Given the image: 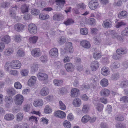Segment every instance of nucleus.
Masks as SVG:
<instances>
[{
    "label": "nucleus",
    "mask_w": 128,
    "mask_h": 128,
    "mask_svg": "<svg viewBox=\"0 0 128 128\" xmlns=\"http://www.w3.org/2000/svg\"><path fill=\"white\" fill-rule=\"evenodd\" d=\"M127 49L124 48H120L116 50L117 54H114L112 58L114 59L117 60L120 57V56L126 54V53Z\"/></svg>",
    "instance_id": "1"
},
{
    "label": "nucleus",
    "mask_w": 128,
    "mask_h": 128,
    "mask_svg": "<svg viewBox=\"0 0 128 128\" xmlns=\"http://www.w3.org/2000/svg\"><path fill=\"white\" fill-rule=\"evenodd\" d=\"M37 77L40 81L44 82H46L48 78V76L46 74L42 72L38 73Z\"/></svg>",
    "instance_id": "2"
},
{
    "label": "nucleus",
    "mask_w": 128,
    "mask_h": 128,
    "mask_svg": "<svg viewBox=\"0 0 128 128\" xmlns=\"http://www.w3.org/2000/svg\"><path fill=\"white\" fill-rule=\"evenodd\" d=\"M28 28L30 32L32 34H35L37 32V27L34 24H30L28 26Z\"/></svg>",
    "instance_id": "3"
},
{
    "label": "nucleus",
    "mask_w": 128,
    "mask_h": 128,
    "mask_svg": "<svg viewBox=\"0 0 128 128\" xmlns=\"http://www.w3.org/2000/svg\"><path fill=\"white\" fill-rule=\"evenodd\" d=\"M5 106L7 108H9L13 102L12 98L11 96H6L5 97Z\"/></svg>",
    "instance_id": "4"
},
{
    "label": "nucleus",
    "mask_w": 128,
    "mask_h": 128,
    "mask_svg": "<svg viewBox=\"0 0 128 128\" xmlns=\"http://www.w3.org/2000/svg\"><path fill=\"white\" fill-rule=\"evenodd\" d=\"M12 67L14 69H18L21 67V64L18 60H14L11 63Z\"/></svg>",
    "instance_id": "5"
},
{
    "label": "nucleus",
    "mask_w": 128,
    "mask_h": 128,
    "mask_svg": "<svg viewBox=\"0 0 128 128\" xmlns=\"http://www.w3.org/2000/svg\"><path fill=\"white\" fill-rule=\"evenodd\" d=\"M93 103L96 108L98 112H101L104 106L102 104L99 103L98 100H94Z\"/></svg>",
    "instance_id": "6"
},
{
    "label": "nucleus",
    "mask_w": 128,
    "mask_h": 128,
    "mask_svg": "<svg viewBox=\"0 0 128 128\" xmlns=\"http://www.w3.org/2000/svg\"><path fill=\"white\" fill-rule=\"evenodd\" d=\"M15 97L16 103L19 105H21L24 100L23 96L20 94H18Z\"/></svg>",
    "instance_id": "7"
},
{
    "label": "nucleus",
    "mask_w": 128,
    "mask_h": 128,
    "mask_svg": "<svg viewBox=\"0 0 128 128\" xmlns=\"http://www.w3.org/2000/svg\"><path fill=\"white\" fill-rule=\"evenodd\" d=\"M64 67L66 71L68 72H72L74 70V67L71 63H67L65 65Z\"/></svg>",
    "instance_id": "8"
},
{
    "label": "nucleus",
    "mask_w": 128,
    "mask_h": 128,
    "mask_svg": "<svg viewBox=\"0 0 128 128\" xmlns=\"http://www.w3.org/2000/svg\"><path fill=\"white\" fill-rule=\"evenodd\" d=\"M49 53L51 57L55 58L57 57L58 55V50L55 48H53L50 50Z\"/></svg>",
    "instance_id": "9"
},
{
    "label": "nucleus",
    "mask_w": 128,
    "mask_h": 128,
    "mask_svg": "<svg viewBox=\"0 0 128 128\" xmlns=\"http://www.w3.org/2000/svg\"><path fill=\"white\" fill-rule=\"evenodd\" d=\"M32 55L34 57H37L41 55V52L39 48H35L32 50L31 51Z\"/></svg>",
    "instance_id": "10"
},
{
    "label": "nucleus",
    "mask_w": 128,
    "mask_h": 128,
    "mask_svg": "<svg viewBox=\"0 0 128 128\" xmlns=\"http://www.w3.org/2000/svg\"><path fill=\"white\" fill-rule=\"evenodd\" d=\"M99 64L97 61H94L92 62L90 64L91 69L92 71L96 70L98 68Z\"/></svg>",
    "instance_id": "11"
},
{
    "label": "nucleus",
    "mask_w": 128,
    "mask_h": 128,
    "mask_svg": "<svg viewBox=\"0 0 128 128\" xmlns=\"http://www.w3.org/2000/svg\"><path fill=\"white\" fill-rule=\"evenodd\" d=\"M52 18L54 20L59 21L64 19V16L62 14L60 13H56L54 14Z\"/></svg>",
    "instance_id": "12"
},
{
    "label": "nucleus",
    "mask_w": 128,
    "mask_h": 128,
    "mask_svg": "<svg viewBox=\"0 0 128 128\" xmlns=\"http://www.w3.org/2000/svg\"><path fill=\"white\" fill-rule=\"evenodd\" d=\"M54 116L61 118H63L66 117V114L64 112L59 110L56 111L55 112Z\"/></svg>",
    "instance_id": "13"
},
{
    "label": "nucleus",
    "mask_w": 128,
    "mask_h": 128,
    "mask_svg": "<svg viewBox=\"0 0 128 128\" xmlns=\"http://www.w3.org/2000/svg\"><path fill=\"white\" fill-rule=\"evenodd\" d=\"M14 28L16 30L20 32L24 30V26L22 24L17 23L14 25Z\"/></svg>",
    "instance_id": "14"
},
{
    "label": "nucleus",
    "mask_w": 128,
    "mask_h": 128,
    "mask_svg": "<svg viewBox=\"0 0 128 128\" xmlns=\"http://www.w3.org/2000/svg\"><path fill=\"white\" fill-rule=\"evenodd\" d=\"M112 26V23L110 20L106 19L104 20L102 26L104 28H110Z\"/></svg>",
    "instance_id": "15"
},
{
    "label": "nucleus",
    "mask_w": 128,
    "mask_h": 128,
    "mask_svg": "<svg viewBox=\"0 0 128 128\" xmlns=\"http://www.w3.org/2000/svg\"><path fill=\"white\" fill-rule=\"evenodd\" d=\"M72 43L71 42L66 43L64 47V50H66V52L69 53H72L73 52L72 50Z\"/></svg>",
    "instance_id": "16"
},
{
    "label": "nucleus",
    "mask_w": 128,
    "mask_h": 128,
    "mask_svg": "<svg viewBox=\"0 0 128 128\" xmlns=\"http://www.w3.org/2000/svg\"><path fill=\"white\" fill-rule=\"evenodd\" d=\"M101 74L104 76H106L109 74L110 71L109 68L106 66L103 67L101 70Z\"/></svg>",
    "instance_id": "17"
},
{
    "label": "nucleus",
    "mask_w": 128,
    "mask_h": 128,
    "mask_svg": "<svg viewBox=\"0 0 128 128\" xmlns=\"http://www.w3.org/2000/svg\"><path fill=\"white\" fill-rule=\"evenodd\" d=\"M49 92V90L46 87L43 88L40 90V94L41 96H45L48 94Z\"/></svg>",
    "instance_id": "18"
},
{
    "label": "nucleus",
    "mask_w": 128,
    "mask_h": 128,
    "mask_svg": "<svg viewBox=\"0 0 128 128\" xmlns=\"http://www.w3.org/2000/svg\"><path fill=\"white\" fill-rule=\"evenodd\" d=\"M98 6V1L96 0H91L89 3V7L90 8H97Z\"/></svg>",
    "instance_id": "19"
},
{
    "label": "nucleus",
    "mask_w": 128,
    "mask_h": 128,
    "mask_svg": "<svg viewBox=\"0 0 128 128\" xmlns=\"http://www.w3.org/2000/svg\"><path fill=\"white\" fill-rule=\"evenodd\" d=\"M110 93L109 90L106 88H104L102 89L100 92V94L103 96H108Z\"/></svg>",
    "instance_id": "20"
},
{
    "label": "nucleus",
    "mask_w": 128,
    "mask_h": 128,
    "mask_svg": "<svg viewBox=\"0 0 128 128\" xmlns=\"http://www.w3.org/2000/svg\"><path fill=\"white\" fill-rule=\"evenodd\" d=\"M80 44L82 47L86 48H89L90 46L89 42L86 40H83L81 42Z\"/></svg>",
    "instance_id": "21"
},
{
    "label": "nucleus",
    "mask_w": 128,
    "mask_h": 128,
    "mask_svg": "<svg viewBox=\"0 0 128 128\" xmlns=\"http://www.w3.org/2000/svg\"><path fill=\"white\" fill-rule=\"evenodd\" d=\"M79 90L77 88H74L71 92V96L73 97H77L79 94Z\"/></svg>",
    "instance_id": "22"
},
{
    "label": "nucleus",
    "mask_w": 128,
    "mask_h": 128,
    "mask_svg": "<svg viewBox=\"0 0 128 128\" xmlns=\"http://www.w3.org/2000/svg\"><path fill=\"white\" fill-rule=\"evenodd\" d=\"M36 78L34 76H32L28 80V86H32L34 85L36 82Z\"/></svg>",
    "instance_id": "23"
},
{
    "label": "nucleus",
    "mask_w": 128,
    "mask_h": 128,
    "mask_svg": "<svg viewBox=\"0 0 128 128\" xmlns=\"http://www.w3.org/2000/svg\"><path fill=\"white\" fill-rule=\"evenodd\" d=\"M72 104L75 107H79L82 104L81 101L79 98H75L73 100Z\"/></svg>",
    "instance_id": "24"
},
{
    "label": "nucleus",
    "mask_w": 128,
    "mask_h": 128,
    "mask_svg": "<svg viewBox=\"0 0 128 128\" xmlns=\"http://www.w3.org/2000/svg\"><path fill=\"white\" fill-rule=\"evenodd\" d=\"M1 41L3 42L4 43L6 44H8L10 42V38L9 36L6 35L2 38Z\"/></svg>",
    "instance_id": "25"
},
{
    "label": "nucleus",
    "mask_w": 128,
    "mask_h": 128,
    "mask_svg": "<svg viewBox=\"0 0 128 128\" xmlns=\"http://www.w3.org/2000/svg\"><path fill=\"white\" fill-rule=\"evenodd\" d=\"M14 118V116L11 114H6L4 116V119L7 121H10L12 120Z\"/></svg>",
    "instance_id": "26"
},
{
    "label": "nucleus",
    "mask_w": 128,
    "mask_h": 128,
    "mask_svg": "<svg viewBox=\"0 0 128 128\" xmlns=\"http://www.w3.org/2000/svg\"><path fill=\"white\" fill-rule=\"evenodd\" d=\"M6 92L7 94L10 96H12L16 94V92L14 88H9L7 90Z\"/></svg>",
    "instance_id": "27"
},
{
    "label": "nucleus",
    "mask_w": 128,
    "mask_h": 128,
    "mask_svg": "<svg viewBox=\"0 0 128 128\" xmlns=\"http://www.w3.org/2000/svg\"><path fill=\"white\" fill-rule=\"evenodd\" d=\"M98 80L96 76H94L90 80L91 84L93 85L92 86L93 88H96V84Z\"/></svg>",
    "instance_id": "28"
},
{
    "label": "nucleus",
    "mask_w": 128,
    "mask_h": 128,
    "mask_svg": "<svg viewBox=\"0 0 128 128\" xmlns=\"http://www.w3.org/2000/svg\"><path fill=\"white\" fill-rule=\"evenodd\" d=\"M101 85L103 87L107 86L108 84V80L104 78L100 81Z\"/></svg>",
    "instance_id": "29"
},
{
    "label": "nucleus",
    "mask_w": 128,
    "mask_h": 128,
    "mask_svg": "<svg viewBox=\"0 0 128 128\" xmlns=\"http://www.w3.org/2000/svg\"><path fill=\"white\" fill-rule=\"evenodd\" d=\"M56 4L60 7L62 8L64 4H65L66 1L64 0H55Z\"/></svg>",
    "instance_id": "30"
},
{
    "label": "nucleus",
    "mask_w": 128,
    "mask_h": 128,
    "mask_svg": "<svg viewBox=\"0 0 128 128\" xmlns=\"http://www.w3.org/2000/svg\"><path fill=\"white\" fill-rule=\"evenodd\" d=\"M43 102L42 100H39L35 101L34 103V104L36 107H38L42 106Z\"/></svg>",
    "instance_id": "31"
},
{
    "label": "nucleus",
    "mask_w": 128,
    "mask_h": 128,
    "mask_svg": "<svg viewBox=\"0 0 128 128\" xmlns=\"http://www.w3.org/2000/svg\"><path fill=\"white\" fill-rule=\"evenodd\" d=\"M90 119V117L89 115L86 114L82 117L81 120L82 122L84 123L87 122Z\"/></svg>",
    "instance_id": "32"
},
{
    "label": "nucleus",
    "mask_w": 128,
    "mask_h": 128,
    "mask_svg": "<svg viewBox=\"0 0 128 128\" xmlns=\"http://www.w3.org/2000/svg\"><path fill=\"white\" fill-rule=\"evenodd\" d=\"M74 23V21L72 19L70 18H68L67 20L64 22V24L66 26L71 25Z\"/></svg>",
    "instance_id": "33"
},
{
    "label": "nucleus",
    "mask_w": 128,
    "mask_h": 128,
    "mask_svg": "<svg viewBox=\"0 0 128 128\" xmlns=\"http://www.w3.org/2000/svg\"><path fill=\"white\" fill-rule=\"evenodd\" d=\"M14 52V50L12 48H8L4 52V54L7 56H9L12 54Z\"/></svg>",
    "instance_id": "34"
},
{
    "label": "nucleus",
    "mask_w": 128,
    "mask_h": 128,
    "mask_svg": "<svg viewBox=\"0 0 128 128\" xmlns=\"http://www.w3.org/2000/svg\"><path fill=\"white\" fill-rule=\"evenodd\" d=\"M31 13L34 15H37L40 13V11L37 8H32Z\"/></svg>",
    "instance_id": "35"
},
{
    "label": "nucleus",
    "mask_w": 128,
    "mask_h": 128,
    "mask_svg": "<svg viewBox=\"0 0 128 128\" xmlns=\"http://www.w3.org/2000/svg\"><path fill=\"white\" fill-rule=\"evenodd\" d=\"M38 68V65L37 64H34L32 66L31 71L32 73L34 72H36Z\"/></svg>",
    "instance_id": "36"
},
{
    "label": "nucleus",
    "mask_w": 128,
    "mask_h": 128,
    "mask_svg": "<svg viewBox=\"0 0 128 128\" xmlns=\"http://www.w3.org/2000/svg\"><path fill=\"white\" fill-rule=\"evenodd\" d=\"M52 112V109L48 105H46L44 109V112L47 114H50Z\"/></svg>",
    "instance_id": "37"
},
{
    "label": "nucleus",
    "mask_w": 128,
    "mask_h": 128,
    "mask_svg": "<svg viewBox=\"0 0 128 128\" xmlns=\"http://www.w3.org/2000/svg\"><path fill=\"white\" fill-rule=\"evenodd\" d=\"M16 8H10L9 10L10 15L12 17L15 18L16 16Z\"/></svg>",
    "instance_id": "38"
},
{
    "label": "nucleus",
    "mask_w": 128,
    "mask_h": 128,
    "mask_svg": "<svg viewBox=\"0 0 128 128\" xmlns=\"http://www.w3.org/2000/svg\"><path fill=\"white\" fill-rule=\"evenodd\" d=\"M23 114L21 112L18 113L16 116V120L18 121H21L23 118Z\"/></svg>",
    "instance_id": "39"
},
{
    "label": "nucleus",
    "mask_w": 128,
    "mask_h": 128,
    "mask_svg": "<svg viewBox=\"0 0 128 128\" xmlns=\"http://www.w3.org/2000/svg\"><path fill=\"white\" fill-rule=\"evenodd\" d=\"M38 38V37L36 36H34L30 38L29 39V40L30 43L34 44L36 43Z\"/></svg>",
    "instance_id": "40"
},
{
    "label": "nucleus",
    "mask_w": 128,
    "mask_h": 128,
    "mask_svg": "<svg viewBox=\"0 0 128 128\" xmlns=\"http://www.w3.org/2000/svg\"><path fill=\"white\" fill-rule=\"evenodd\" d=\"M63 82L62 80H58L57 79H55L54 80V84L56 86H60Z\"/></svg>",
    "instance_id": "41"
},
{
    "label": "nucleus",
    "mask_w": 128,
    "mask_h": 128,
    "mask_svg": "<svg viewBox=\"0 0 128 128\" xmlns=\"http://www.w3.org/2000/svg\"><path fill=\"white\" fill-rule=\"evenodd\" d=\"M63 124L65 128H70L71 126L70 122L66 120H65L63 122Z\"/></svg>",
    "instance_id": "42"
},
{
    "label": "nucleus",
    "mask_w": 128,
    "mask_h": 128,
    "mask_svg": "<svg viewBox=\"0 0 128 128\" xmlns=\"http://www.w3.org/2000/svg\"><path fill=\"white\" fill-rule=\"evenodd\" d=\"M49 17L48 15L40 14L39 15V18L41 20H44L48 19Z\"/></svg>",
    "instance_id": "43"
},
{
    "label": "nucleus",
    "mask_w": 128,
    "mask_h": 128,
    "mask_svg": "<svg viewBox=\"0 0 128 128\" xmlns=\"http://www.w3.org/2000/svg\"><path fill=\"white\" fill-rule=\"evenodd\" d=\"M120 66L119 63L117 62H114L112 63L111 67L113 68L117 69Z\"/></svg>",
    "instance_id": "44"
},
{
    "label": "nucleus",
    "mask_w": 128,
    "mask_h": 128,
    "mask_svg": "<svg viewBox=\"0 0 128 128\" xmlns=\"http://www.w3.org/2000/svg\"><path fill=\"white\" fill-rule=\"evenodd\" d=\"M59 107L62 110H64L66 108V106L65 104L60 100L59 102Z\"/></svg>",
    "instance_id": "45"
},
{
    "label": "nucleus",
    "mask_w": 128,
    "mask_h": 128,
    "mask_svg": "<svg viewBox=\"0 0 128 128\" xmlns=\"http://www.w3.org/2000/svg\"><path fill=\"white\" fill-rule=\"evenodd\" d=\"M89 108L88 104H84L83 106L82 111L84 113H87L88 111Z\"/></svg>",
    "instance_id": "46"
},
{
    "label": "nucleus",
    "mask_w": 128,
    "mask_h": 128,
    "mask_svg": "<svg viewBox=\"0 0 128 128\" xmlns=\"http://www.w3.org/2000/svg\"><path fill=\"white\" fill-rule=\"evenodd\" d=\"M119 77V74L118 73H115L113 74L111 77L112 80H117Z\"/></svg>",
    "instance_id": "47"
},
{
    "label": "nucleus",
    "mask_w": 128,
    "mask_h": 128,
    "mask_svg": "<svg viewBox=\"0 0 128 128\" xmlns=\"http://www.w3.org/2000/svg\"><path fill=\"white\" fill-rule=\"evenodd\" d=\"M80 31L81 34H82L86 35L88 33V30L86 28H81Z\"/></svg>",
    "instance_id": "48"
},
{
    "label": "nucleus",
    "mask_w": 128,
    "mask_h": 128,
    "mask_svg": "<svg viewBox=\"0 0 128 128\" xmlns=\"http://www.w3.org/2000/svg\"><path fill=\"white\" fill-rule=\"evenodd\" d=\"M101 56V53L97 52H95L93 54V57L96 59H98L100 58Z\"/></svg>",
    "instance_id": "49"
},
{
    "label": "nucleus",
    "mask_w": 128,
    "mask_h": 128,
    "mask_svg": "<svg viewBox=\"0 0 128 128\" xmlns=\"http://www.w3.org/2000/svg\"><path fill=\"white\" fill-rule=\"evenodd\" d=\"M128 81H123L121 82L120 86L122 88H124L128 86Z\"/></svg>",
    "instance_id": "50"
},
{
    "label": "nucleus",
    "mask_w": 128,
    "mask_h": 128,
    "mask_svg": "<svg viewBox=\"0 0 128 128\" xmlns=\"http://www.w3.org/2000/svg\"><path fill=\"white\" fill-rule=\"evenodd\" d=\"M121 34L123 36H128V26L125 29L121 32Z\"/></svg>",
    "instance_id": "51"
},
{
    "label": "nucleus",
    "mask_w": 128,
    "mask_h": 128,
    "mask_svg": "<svg viewBox=\"0 0 128 128\" xmlns=\"http://www.w3.org/2000/svg\"><path fill=\"white\" fill-rule=\"evenodd\" d=\"M116 128H126V126L123 123H117L116 125Z\"/></svg>",
    "instance_id": "52"
},
{
    "label": "nucleus",
    "mask_w": 128,
    "mask_h": 128,
    "mask_svg": "<svg viewBox=\"0 0 128 128\" xmlns=\"http://www.w3.org/2000/svg\"><path fill=\"white\" fill-rule=\"evenodd\" d=\"M14 87L17 89H20L22 87V86L19 82H16L14 84Z\"/></svg>",
    "instance_id": "53"
},
{
    "label": "nucleus",
    "mask_w": 128,
    "mask_h": 128,
    "mask_svg": "<svg viewBox=\"0 0 128 128\" xmlns=\"http://www.w3.org/2000/svg\"><path fill=\"white\" fill-rule=\"evenodd\" d=\"M127 13V12L125 11H122L121 12V13L119 14L118 16L119 18H122L124 16H125Z\"/></svg>",
    "instance_id": "54"
},
{
    "label": "nucleus",
    "mask_w": 128,
    "mask_h": 128,
    "mask_svg": "<svg viewBox=\"0 0 128 128\" xmlns=\"http://www.w3.org/2000/svg\"><path fill=\"white\" fill-rule=\"evenodd\" d=\"M126 25L125 23L123 22H118L117 23V24L116 25V28H118L122 26Z\"/></svg>",
    "instance_id": "55"
},
{
    "label": "nucleus",
    "mask_w": 128,
    "mask_h": 128,
    "mask_svg": "<svg viewBox=\"0 0 128 128\" xmlns=\"http://www.w3.org/2000/svg\"><path fill=\"white\" fill-rule=\"evenodd\" d=\"M68 92V90L65 88H61L60 90V92L62 94H66Z\"/></svg>",
    "instance_id": "56"
},
{
    "label": "nucleus",
    "mask_w": 128,
    "mask_h": 128,
    "mask_svg": "<svg viewBox=\"0 0 128 128\" xmlns=\"http://www.w3.org/2000/svg\"><path fill=\"white\" fill-rule=\"evenodd\" d=\"M29 121H34L36 123L38 122V118L34 116H32L30 117L28 119Z\"/></svg>",
    "instance_id": "57"
},
{
    "label": "nucleus",
    "mask_w": 128,
    "mask_h": 128,
    "mask_svg": "<svg viewBox=\"0 0 128 128\" xmlns=\"http://www.w3.org/2000/svg\"><path fill=\"white\" fill-rule=\"evenodd\" d=\"M17 54L20 56H24V51L22 49L19 50Z\"/></svg>",
    "instance_id": "58"
},
{
    "label": "nucleus",
    "mask_w": 128,
    "mask_h": 128,
    "mask_svg": "<svg viewBox=\"0 0 128 128\" xmlns=\"http://www.w3.org/2000/svg\"><path fill=\"white\" fill-rule=\"evenodd\" d=\"M120 100L124 102H128V97L126 96H123L120 98Z\"/></svg>",
    "instance_id": "59"
},
{
    "label": "nucleus",
    "mask_w": 128,
    "mask_h": 128,
    "mask_svg": "<svg viewBox=\"0 0 128 128\" xmlns=\"http://www.w3.org/2000/svg\"><path fill=\"white\" fill-rule=\"evenodd\" d=\"M21 36L20 35H16L14 37L15 41L18 42H20Z\"/></svg>",
    "instance_id": "60"
},
{
    "label": "nucleus",
    "mask_w": 128,
    "mask_h": 128,
    "mask_svg": "<svg viewBox=\"0 0 128 128\" xmlns=\"http://www.w3.org/2000/svg\"><path fill=\"white\" fill-rule=\"evenodd\" d=\"M100 126L101 128H108V125L105 122H101L100 124Z\"/></svg>",
    "instance_id": "61"
},
{
    "label": "nucleus",
    "mask_w": 128,
    "mask_h": 128,
    "mask_svg": "<svg viewBox=\"0 0 128 128\" xmlns=\"http://www.w3.org/2000/svg\"><path fill=\"white\" fill-rule=\"evenodd\" d=\"M106 110L109 114H110L112 111V108L111 105H108L106 109Z\"/></svg>",
    "instance_id": "62"
},
{
    "label": "nucleus",
    "mask_w": 128,
    "mask_h": 128,
    "mask_svg": "<svg viewBox=\"0 0 128 128\" xmlns=\"http://www.w3.org/2000/svg\"><path fill=\"white\" fill-rule=\"evenodd\" d=\"M115 119L118 121H122L124 120V118L122 116H119L116 117Z\"/></svg>",
    "instance_id": "63"
},
{
    "label": "nucleus",
    "mask_w": 128,
    "mask_h": 128,
    "mask_svg": "<svg viewBox=\"0 0 128 128\" xmlns=\"http://www.w3.org/2000/svg\"><path fill=\"white\" fill-rule=\"evenodd\" d=\"M88 22L91 25H94L96 24L95 20L93 18L89 19L88 20Z\"/></svg>",
    "instance_id": "64"
}]
</instances>
